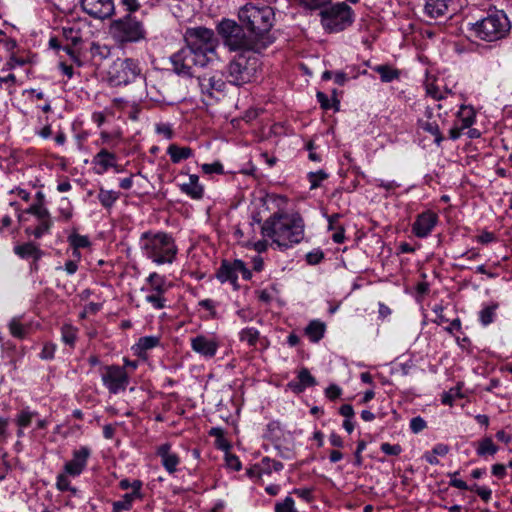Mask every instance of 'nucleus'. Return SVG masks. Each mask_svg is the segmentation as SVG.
I'll use <instances>...</instances> for the list:
<instances>
[{"mask_svg":"<svg viewBox=\"0 0 512 512\" xmlns=\"http://www.w3.org/2000/svg\"><path fill=\"white\" fill-rule=\"evenodd\" d=\"M261 52H240L229 62L225 69L227 81L235 86H242L257 78L260 69Z\"/></svg>","mask_w":512,"mask_h":512,"instance_id":"nucleus-4","label":"nucleus"},{"mask_svg":"<svg viewBox=\"0 0 512 512\" xmlns=\"http://www.w3.org/2000/svg\"><path fill=\"white\" fill-rule=\"evenodd\" d=\"M167 153L173 163H179L182 160H186L193 155V150L190 147H180L176 144H171Z\"/></svg>","mask_w":512,"mask_h":512,"instance_id":"nucleus-31","label":"nucleus"},{"mask_svg":"<svg viewBox=\"0 0 512 512\" xmlns=\"http://www.w3.org/2000/svg\"><path fill=\"white\" fill-rule=\"evenodd\" d=\"M141 75L137 61L131 58L116 59L108 70V81L112 86L127 85Z\"/></svg>","mask_w":512,"mask_h":512,"instance_id":"nucleus-11","label":"nucleus"},{"mask_svg":"<svg viewBox=\"0 0 512 512\" xmlns=\"http://www.w3.org/2000/svg\"><path fill=\"white\" fill-rule=\"evenodd\" d=\"M426 428V421L420 417H414L410 421V429L413 433L417 434Z\"/></svg>","mask_w":512,"mask_h":512,"instance_id":"nucleus-55","label":"nucleus"},{"mask_svg":"<svg viewBox=\"0 0 512 512\" xmlns=\"http://www.w3.org/2000/svg\"><path fill=\"white\" fill-rule=\"evenodd\" d=\"M326 326L319 320H312L305 328V335L313 343L319 342L323 337Z\"/></svg>","mask_w":512,"mask_h":512,"instance_id":"nucleus-29","label":"nucleus"},{"mask_svg":"<svg viewBox=\"0 0 512 512\" xmlns=\"http://www.w3.org/2000/svg\"><path fill=\"white\" fill-rule=\"evenodd\" d=\"M341 393H342L341 388L335 384H331L325 390V395L330 400L337 399L338 397H340Z\"/></svg>","mask_w":512,"mask_h":512,"instance_id":"nucleus-61","label":"nucleus"},{"mask_svg":"<svg viewBox=\"0 0 512 512\" xmlns=\"http://www.w3.org/2000/svg\"><path fill=\"white\" fill-rule=\"evenodd\" d=\"M101 378L104 386L111 394H118L126 390L129 376L124 367L107 365L102 368Z\"/></svg>","mask_w":512,"mask_h":512,"instance_id":"nucleus-12","label":"nucleus"},{"mask_svg":"<svg viewBox=\"0 0 512 512\" xmlns=\"http://www.w3.org/2000/svg\"><path fill=\"white\" fill-rule=\"evenodd\" d=\"M94 163L96 165H99L102 167V172L107 171L109 168H116L117 171L119 169L117 168V165L115 163L116 161V155L112 152H109L107 149L103 148L101 149L95 156H94Z\"/></svg>","mask_w":512,"mask_h":512,"instance_id":"nucleus-28","label":"nucleus"},{"mask_svg":"<svg viewBox=\"0 0 512 512\" xmlns=\"http://www.w3.org/2000/svg\"><path fill=\"white\" fill-rule=\"evenodd\" d=\"M312 488H296L292 493L305 500L306 502H311L313 499Z\"/></svg>","mask_w":512,"mask_h":512,"instance_id":"nucleus-58","label":"nucleus"},{"mask_svg":"<svg viewBox=\"0 0 512 512\" xmlns=\"http://www.w3.org/2000/svg\"><path fill=\"white\" fill-rule=\"evenodd\" d=\"M275 512H298L295 508V502L292 497L287 496L283 501L276 502Z\"/></svg>","mask_w":512,"mask_h":512,"instance_id":"nucleus-42","label":"nucleus"},{"mask_svg":"<svg viewBox=\"0 0 512 512\" xmlns=\"http://www.w3.org/2000/svg\"><path fill=\"white\" fill-rule=\"evenodd\" d=\"M426 92L435 100H441L443 98V95L440 92L439 88L433 83H429L426 85Z\"/></svg>","mask_w":512,"mask_h":512,"instance_id":"nucleus-64","label":"nucleus"},{"mask_svg":"<svg viewBox=\"0 0 512 512\" xmlns=\"http://www.w3.org/2000/svg\"><path fill=\"white\" fill-rule=\"evenodd\" d=\"M147 282L150 285L151 292L164 294L167 291L165 277L156 272H153L148 276Z\"/></svg>","mask_w":512,"mask_h":512,"instance_id":"nucleus-34","label":"nucleus"},{"mask_svg":"<svg viewBox=\"0 0 512 512\" xmlns=\"http://www.w3.org/2000/svg\"><path fill=\"white\" fill-rule=\"evenodd\" d=\"M432 109L427 108L425 111V115L428 119H431L432 117ZM418 126L423 129L425 132L433 135L435 137L434 142L437 145H440L441 142L444 140V137L442 133L440 132L439 126L436 122H431L429 120H418Z\"/></svg>","mask_w":512,"mask_h":512,"instance_id":"nucleus-25","label":"nucleus"},{"mask_svg":"<svg viewBox=\"0 0 512 512\" xmlns=\"http://www.w3.org/2000/svg\"><path fill=\"white\" fill-rule=\"evenodd\" d=\"M510 21L502 10H490L485 17L471 24V33L480 40L494 42L504 39L510 32Z\"/></svg>","mask_w":512,"mask_h":512,"instance_id":"nucleus-5","label":"nucleus"},{"mask_svg":"<svg viewBox=\"0 0 512 512\" xmlns=\"http://www.w3.org/2000/svg\"><path fill=\"white\" fill-rule=\"evenodd\" d=\"M282 433L281 424L279 421H271L267 425V437L272 440L275 444L280 438Z\"/></svg>","mask_w":512,"mask_h":512,"instance_id":"nucleus-43","label":"nucleus"},{"mask_svg":"<svg viewBox=\"0 0 512 512\" xmlns=\"http://www.w3.org/2000/svg\"><path fill=\"white\" fill-rule=\"evenodd\" d=\"M239 339L247 342L249 346H255L259 339V331L253 327H247L239 333Z\"/></svg>","mask_w":512,"mask_h":512,"instance_id":"nucleus-39","label":"nucleus"},{"mask_svg":"<svg viewBox=\"0 0 512 512\" xmlns=\"http://www.w3.org/2000/svg\"><path fill=\"white\" fill-rule=\"evenodd\" d=\"M328 177V174L323 171L319 170L317 172H310L308 174V179L311 184V189H315L320 186V183L325 180Z\"/></svg>","mask_w":512,"mask_h":512,"instance_id":"nucleus-48","label":"nucleus"},{"mask_svg":"<svg viewBox=\"0 0 512 512\" xmlns=\"http://www.w3.org/2000/svg\"><path fill=\"white\" fill-rule=\"evenodd\" d=\"M90 455L91 450L87 446L74 450L72 459L64 465V472L72 477L79 476L86 468Z\"/></svg>","mask_w":512,"mask_h":512,"instance_id":"nucleus-15","label":"nucleus"},{"mask_svg":"<svg viewBox=\"0 0 512 512\" xmlns=\"http://www.w3.org/2000/svg\"><path fill=\"white\" fill-rule=\"evenodd\" d=\"M68 242L72 248L76 249L88 248L91 246L88 236L80 235L75 231L68 236Z\"/></svg>","mask_w":512,"mask_h":512,"instance_id":"nucleus-37","label":"nucleus"},{"mask_svg":"<svg viewBox=\"0 0 512 512\" xmlns=\"http://www.w3.org/2000/svg\"><path fill=\"white\" fill-rule=\"evenodd\" d=\"M245 30L246 28L240 22L237 23L230 19H223L217 26V31L224 44L231 51L262 52L253 36L249 32L246 33Z\"/></svg>","mask_w":512,"mask_h":512,"instance_id":"nucleus-6","label":"nucleus"},{"mask_svg":"<svg viewBox=\"0 0 512 512\" xmlns=\"http://www.w3.org/2000/svg\"><path fill=\"white\" fill-rule=\"evenodd\" d=\"M459 474L458 471L454 472V473H450L449 476H450V482H449V485L451 487H455V488H458V489H468V484L461 480V479H458L456 476Z\"/></svg>","mask_w":512,"mask_h":512,"instance_id":"nucleus-59","label":"nucleus"},{"mask_svg":"<svg viewBox=\"0 0 512 512\" xmlns=\"http://www.w3.org/2000/svg\"><path fill=\"white\" fill-rule=\"evenodd\" d=\"M186 46L211 62L216 56L218 40L213 30L206 27L188 28L184 34Z\"/></svg>","mask_w":512,"mask_h":512,"instance_id":"nucleus-9","label":"nucleus"},{"mask_svg":"<svg viewBox=\"0 0 512 512\" xmlns=\"http://www.w3.org/2000/svg\"><path fill=\"white\" fill-rule=\"evenodd\" d=\"M122 4L125 7V10L128 12L127 14L135 13L139 8L140 4L138 0H122Z\"/></svg>","mask_w":512,"mask_h":512,"instance_id":"nucleus-63","label":"nucleus"},{"mask_svg":"<svg viewBox=\"0 0 512 512\" xmlns=\"http://www.w3.org/2000/svg\"><path fill=\"white\" fill-rule=\"evenodd\" d=\"M317 385V381L310 371L303 367L299 370L297 380H292L287 384V387L295 394H300L308 387Z\"/></svg>","mask_w":512,"mask_h":512,"instance_id":"nucleus-21","label":"nucleus"},{"mask_svg":"<svg viewBox=\"0 0 512 512\" xmlns=\"http://www.w3.org/2000/svg\"><path fill=\"white\" fill-rule=\"evenodd\" d=\"M56 345L53 343H45L40 353V358L44 360H51L54 358Z\"/></svg>","mask_w":512,"mask_h":512,"instance_id":"nucleus-54","label":"nucleus"},{"mask_svg":"<svg viewBox=\"0 0 512 512\" xmlns=\"http://www.w3.org/2000/svg\"><path fill=\"white\" fill-rule=\"evenodd\" d=\"M225 461L228 468L239 471L241 470V461L239 460V457L235 454H231L229 452L225 453Z\"/></svg>","mask_w":512,"mask_h":512,"instance_id":"nucleus-53","label":"nucleus"},{"mask_svg":"<svg viewBox=\"0 0 512 512\" xmlns=\"http://www.w3.org/2000/svg\"><path fill=\"white\" fill-rule=\"evenodd\" d=\"M10 333L17 338H24L26 335V328L21 324L18 319H12L9 323Z\"/></svg>","mask_w":512,"mask_h":512,"instance_id":"nucleus-46","label":"nucleus"},{"mask_svg":"<svg viewBox=\"0 0 512 512\" xmlns=\"http://www.w3.org/2000/svg\"><path fill=\"white\" fill-rule=\"evenodd\" d=\"M140 248L145 257L156 264H171L178 248L171 234L146 231L140 237Z\"/></svg>","mask_w":512,"mask_h":512,"instance_id":"nucleus-3","label":"nucleus"},{"mask_svg":"<svg viewBox=\"0 0 512 512\" xmlns=\"http://www.w3.org/2000/svg\"><path fill=\"white\" fill-rule=\"evenodd\" d=\"M238 265H236V259L234 261H229L227 259H223L221 261L220 267L216 271V278L221 282H230L235 290L240 288L238 284Z\"/></svg>","mask_w":512,"mask_h":512,"instance_id":"nucleus-18","label":"nucleus"},{"mask_svg":"<svg viewBox=\"0 0 512 512\" xmlns=\"http://www.w3.org/2000/svg\"><path fill=\"white\" fill-rule=\"evenodd\" d=\"M381 451L390 456H398L402 452V447L399 444H390L388 442H384L380 446Z\"/></svg>","mask_w":512,"mask_h":512,"instance_id":"nucleus-50","label":"nucleus"},{"mask_svg":"<svg viewBox=\"0 0 512 512\" xmlns=\"http://www.w3.org/2000/svg\"><path fill=\"white\" fill-rule=\"evenodd\" d=\"M171 445L164 443L157 448L156 454L161 458V463L169 474L177 471V466L180 464V458L177 454L172 453Z\"/></svg>","mask_w":512,"mask_h":512,"instance_id":"nucleus-20","label":"nucleus"},{"mask_svg":"<svg viewBox=\"0 0 512 512\" xmlns=\"http://www.w3.org/2000/svg\"><path fill=\"white\" fill-rule=\"evenodd\" d=\"M283 467L284 465L282 462L269 457H263L259 463V471L262 472V474L267 475H270L273 471L279 472Z\"/></svg>","mask_w":512,"mask_h":512,"instance_id":"nucleus-33","label":"nucleus"},{"mask_svg":"<svg viewBox=\"0 0 512 512\" xmlns=\"http://www.w3.org/2000/svg\"><path fill=\"white\" fill-rule=\"evenodd\" d=\"M438 222V215L427 210L419 214L412 225V232L418 238L427 237Z\"/></svg>","mask_w":512,"mask_h":512,"instance_id":"nucleus-16","label":"nucleus"},{"mask_svg":"<svg viewBox=\"0 0 512 512\" xmlns=\"http://www.w3.org/2000/svg\"><path fill=\"white\" fill-rule=\"evenodd\" d=\"M141 487L142 482L140 480H134L132 482V492L126 493L123 495L122 499L119 501L113 502L112 512H121V511H129L132 508L133 501L135 499H141Z\"/></svg>","mask_w":512,"mask_h":512,"instance_id":"nucleus-19","label":"nucleus"},{"mask_svg":"<svg viewBox=\"0 0 512 512\" xmlns=\"http://www.w3.org/2000/svg\"><path fill=\"white\" fill-rule=\"evenodd\" d=\"M201 169L205 174H213V173L223 174L224 173V167L219 161H216L211 164L205 163L201 166Z\"/></svg>","mask_w":512,"mask_h":512,"instance_id":"nucleus-52","label":"nucleus"},{"mask_svg":"<svg viewBox=\"0 0 512 512\" xmlns=\"http://www.w3.org/2000/svg\"><path fill=\"white\" fill-rule=\"evenodd\" d=\"M24 213L33 215L36 217V219L51 216L49 210L45 207V205H42L41 203H33L24 211Z\"/></svg>","mask_w":512,"mask_h":512,"instance_id":"nucleus-41","label":"nucleus"},{"mask_svg":"<svg viewBox=\"0 0 512 512\" xmlns=\"http://www.w3.org/2000/svg\"><path fill=\"white\" fill-rule=\"evenodd\" d=\"M191 348L205 358H213L219 348V342L216 338L201 334L191 339Z\"/></svg>","mask_w":512,"mask_h":512,"instance_id":"nucleus-17","label":"nucleus"},{"mask_svg":"<svg viewBox=\"0 0 512 512\" xmlns=\"http://www.w3.org/2000/svg\"><path fill=\"white\" fill-rule=\"evenodd\" d=\"M68 474H59L56 478V487L59 491H70L75 493L76 488L71 487L70 481L67 477Z\"/></svg>","mask_w":512,"mask_h":512,"instance_id":"nucleus-49","label":"nucleus"},{"mask_svg":"<svg viewBox=\"0 0 512 512\" xmlns=\"http://www.w3.org/2000/svg\"><path fill=\"white\" fill-rule=\"evenodd\" d=\"M119 193L115 191L105 190L101 188L98 194V200L101 205L105 208H111L114 203L118 200Z\"/></svg>","mask_w":512,"mask_h":512,"instance_id":"nucleus-35","label":"nucleus"},{"mask_svg":"<svg viewBox=\"0 0 512 512\" xmlns=\"http://www.w3.org/2000/svg\"><path fill=\"white\" fill-rule=\"evenodd\" d=\"M372 69L380 75L381 81L385 83L392 82L400 77V71L388 64L376 65Z\"/></svg>","mask_w":512,"mask_h":512,"instance_id":"nucleus-30","label":"nucleus"},{"mask_svg":"<svg viewBox=\"0 0 512 512\" xmlns=\"http://www.w3.org/2000/svg\"><path fill=\"white\" fill-rule=\"evenodd\" d=\"M449 0H427L424 13L429 19H437L446 15Z\"/></svg>","mask_w":512,"mask_h":512,"instance_id":"nucleus-24","label":"nucleus"},{"mask_svg":"<svg viewBox=\"0 0 512 512\" xmlns=\"http://www.w3.org/2000/svg\"><path fill=\"white\" fill-rule=\"evenodd\" d=\"M324 258V253L321 250H315L312 252H309L306 255V261L310 265H316L319 264Z\"/></svg>","mask_w":512,"mask_h":512,"instance_id":"nucleus-57","label":"nucleus"},{"mask_svg":"<svg viewBox=\"0 0 512 512\" xmlns=\"http://www.w3.org/2000/svg\"><path fill=\"white\" fill-rule=\"evenodd\" d=\"M173 71L186 78L197 77V70L206 67L210 62L208 58L191 50L187 46L181 48L170 57Z\"/></svg>","mask_w":512,"mask_h":512,"instance_id":"nucleus-10","label":"nucleus"},{"mask_svg":"<svg viewBox=\"0 0 512 512\" xmlns=\"http://www.w3.org/2000/svg\"><path fill=\"white\" fill-rule=\"evenodd\" d=\"M375 181H376V186L377 187L383 188L387 192L393 191V190H395V189L400 187V184L397 183L394 180H392V181H385V180H382V179H377Z\"/></svg>","mask_w":512,"mask_h":512,"instance_id":"nucleus-60","label":"nucleus"},{"mask_svg":"<svg viewBox=\"0 0 512 512\" xmlns=\"http://www.w3.org/2000/svg\"><path fill=\"white\" fill-rule=\"evenodd\" d=\"M81 7L89 16L105 20L115 13L114 0H81Z\"/></svg>","mask_w":512,"mask_h":512,"instance_id":"nucleus-13","label":"nucleus"},{"mask_svg":"<svg viewBox=\"0 0 512 512\" xmlns=\"http://www.w3.org/2000/svg\"><path fill=\"white\" fill-rule=\"evenodd\" d=\"M109 31L115 43L121 48L146 40L147 37V30L142 20L132 14H126L112 21Z\"/></svg>","mask_w":512,"mask_h":512,"instance_id":"nucleus-7","label":"nucleus"},{"mask_svg":"<svg viewBox=\"0 0 512 512\" xmlns=\"http://www.w3.org/2000/svg\"><path fill=\"white\" fill-rule=\"evenodd\" d=\"M498 304L494 303L484 307L479 312V319L482 325L487 326L494 321Z\"/></svg>","mask_w":512,"mask_h":512,"instance_id":"nucleus-38","label":"nucleus"},{"mask_svg":"<svg viewBox=\"0 0 512 512\" xmlns=\"http://www.w3.org/2000/svg\"><path fill=\"white\" fill-rule=\"evenodd\" d=\"M34 415H35L34 412H31L28 409H23L17 415L16 424L20 428H26V427L30 426V424L32 422V418H33Z\"/></svg>","mask_w":512,"mask_h":512,"instance_id":"nucleus-45","label":"nucleus"},{"mask_svg":"<svg viewBox=\"0 0 512 512\" xmlns=\"http://www.w3.org/2000/svg\"><path fill=\"white\" fill-rule=\"evenodd\" d=\"M238 20L253 36L262 51L273 43L274 38L270 31L275 23V12L272 7L245 4L238 10Z\"/></svg>","mask_w":512,"mask_h":512,"instance_id":"nucleus-2","label":"nucleus"},{"mask_svg":"<svg viewBox=\"0 0 512 512\" xmlns=\"http://www.w3.org/2000/svg\"><path fill=\"white\" fill-rule=\"evenodd\" d=\"M330 0H300V3L303 7L308 9H319V12L322 8H326Z\"/></svg>","mask_w":512,"mask_h":512,"instance_id":"nucleus-51","label":"nucleus"},{"mask_svg":"<svg viewBox=\"0 0 512 512\" xmlns=\"http://www.w3.org/2000/svg\"><path fill=\"white\" fill-rule=\"evenodd\" d=\"M61 337L62 341L69 345L70 347H74L75 341L77 339V330L71 325H64L61 328Z\"/></svg>","mask_w":512,"mask_h":512,"instance_id":"nucleus-40","label":"nucleus"},{"mask_svg":"<svg viewBox=\"0 0 512 512\" xmlns=\"http://www.w3.org/2000/svg\"><path fill=\"white\" fill-rule=\"evenodd\" d=\"M160 343V338L157 336H144L139 338L138 342L133 346L135 355L138 357H146L148 350L157 347Z\"/></svg>","mask_w":512,"mask_h":512,"instance_id":"nucleus-27","label":"nucleus"},{"mask_svg":"<svg viewBox=\"0 0 512 512\" xmlns=\"http://www.w3.org/2000/svg\"><path fill=\"white\" fill-rule=\"evenodd\" d=\"M320 21L323 29L328 33H338L354 22V12L345 2L331 3L319 12Z\"/></svg>","mask_w":512,"mask_h":512,"instance_id":"nucleus-8","label":"nucleus"},{"mask_svg":"<svg viewBox=\"0 0 512 512\" xmlns=\"http://www.w3.org/2000/svg\"><path fill=\"white\" fill-rule=\"evenodd\" d=\"M181 191L192 199H201L204 194V188L199 183L198 175L191 174L189 176V182L180 185Z\"/></svg>","mask_w":512,"mask_h":512,"instance_id":"nucleus-26","label":"nucleus"},{"mask_svg":"<svg viewBox=\"0 0 512 512\" xmlns=\"http://www.w3.org/2000/svg\"><path fill=\"white\" fill-rule=\"evenodd\" d=\"M198 305L203 307L207 311H209L210 318H212V319L217 318L216 303H215V301H213L211 299H204V300H201L198 303Z\"/></svg>","mask_w":512,"mask_h":512,"instance_id":"nucleus-56","label":"nucleus"},{"mask_svg":"<svg viewBox=\"0 0 512 512\" xmlns=\"http://www.w3.org/2000/svg\"><path fill=\"white\" fill-rule=\"evenodd\" d=\"M36 220V226H27L24 229V232L28 237L33 236L35 239H40L50 232V229L53 226V220L51 216L39 218Z\"/></svg>","mask_w":512,"mask_h":512,"instance_id":"nucleus-23","label":"nucleus"},{"mask_svg":"<svg viewBox=\"0 0 512 512\" xmlns=\"http://www.w3.org/2000/svg\"><path fill=\"white\" fill-rule=\"evenodd\" d=\"M14 253L21 259H33L39 261L44 256V251L39 246L32 242H25L15 245L13 248Z\"/></svg>","mask_w":512,"mask_h":512,"instance_id":"nucleus-22","label":"nucleus"},{"mask_svg":"<svg viewBox=\"0 0 512 512\" xmlns=\"http://www.w3.org/2000/svg\"><path fill=\"white\" fill-rule=\"evenodd\" d=\"M196 78L202 94L211 99L218 98L217 94L223 95L226 83L220 76L198 75Z\"/></svg>","mask_w":512,"mask_h":512,"instance_id":"nucleus-14","label":"nucleus"},{"mask_svg":"<svg viewBox=\"0 0 512 512\" xmlns=\"http://www.w3.org/2000/svg\"><path fill=\"white\" fill-rule=\"evenodd\" d=\"M304 227L299 213L276 212L264 221L261 233L271 238L281 250H286L303 240Z\"/></svg>","mask_w":512,"mask_h":512,"instance_id":"nucleus-1","label":"nucleus"},{"mask_svg":"<svg viewBox=\"0 0 512 512\" xmlns=\"http://www.w3.org/2000/svg\"><path fill=\"white\" fill-rule=\"evenodd\" d=\"M498 450V447L494 444L490 437H486L481 440L476 449L478 456L494 455Z\"/></svg>","mask_w":512,"mask_h":512,"instance_id":"nucleus-36","label":"nucleus"},{"mask_svg":"<svg viewBox=\"0 0 512 512\" xmlns=\"http://www.w3.org/2000/svg\"><path fill=\"white\" fill-rule=\"evenodd\" d=\"M475 121V113L472 108L462 106L457 114V122L463 129L470 128Z\"/></svg>","mask_w":512,"mask_h":512,"instance_id":"nucleus-32","label":"nucleus"},{"mask_svg":"<svg viewBox=\"0 0 512 512\" xmlns=\"http://www.w3.org/2000/svg\"><path fill=\"white\" fill-rule=\"evenodd\" d=\"M63 35L67 40L71 41L73 46L78 45L82 41L79 29H74L72 27L63 28Z\"/></svg>","mask_w":512,"mask_h":512,"instance_id":"nucleus-47","label":"nucleus"},{"mask_svg":"<svg viewBox=\"0 0 512 512\" xmlns=\"http://www.w3.org/2000/svg\"><path fill=\"white\" fill-rule=\"evenodd\" d=\"M109 52L110 51L107 46H101L96 43H93L91 46V53L93 56L99 55L101 58H106Z\"/></svg>","mask_w":512,"mask_h":512,"instance_id":"nucleus-62","label":"nucleus"},{"mask_svg":"<svg viewBox=\"0 0 512 512\" xmlns=\"http://www.w3.org/2000/svg\"><path fill=\"white\" fill-rule=\"evenodd\" d=\"M146 301L155 309L160 310L165 307L166 299L163 297V293L151 292L146 296Z\"/></svg>","mask_w":512,"mask_h":512,"instance_id":"nucleus-44","label":"nucleus"}]
</instances>
